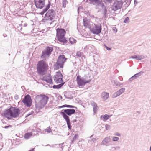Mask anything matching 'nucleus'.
<instances>
[{"label": "nucleus", "instance_id": "nucleus-1", "mask_svg": "<svg viewBox=\"0 0 151 151\" xmlns=\"http://www.w3.org/2000/svg\"><path fill=\"white\" fill-rule=\"evenodd\" d=\"M49 97L45 95H37L35 98V105L37 108L40 109L43 108L47 104Z\"/></svg>", "mask_w": 151, "mask_h": 151}, {"label": "nucleus", "instance_id": "nucleus-2", "mask_svg": "<svg viewBox=\"0 0 151 151\" xmlns=\"http://www.w3.org/2000/svg\"><path fill=\"white\" fill-rule=\"evenodd\" d=\"M20 113V111L19 108L11 106L9 108L6 110L4 114L8 119H9L10 118L9 116L11 118H16L19 117Z\"/></svg>", "mask_w": 151, "mask_h": 151}, {"label": "nucleus", "instance_id": "nucleus-3", "mask_svg": "<svg viewBox=\"0 0 151 151\" xmlns=\"http://www.w3.org/2000/svg\"><path fill=\"white\" fill-rule=\"evenodd\" d=\"M48 65L45 61L41 60L38 62L37 65V70L40 75H44L48 70Z\"/></svg>", "mask_w": 151, "mask_h": 151}, {"label": "nucleus", "instance_id": "nucleus-4", "mask_svg": "<svg viewBox=\"0 0 151 151\" xmlns=\"http://www.w3.org/2000/svg\"><path fill=\"white\" fill-rule=\"evenodd\" d=\"M56 36L58 41L64 43H67L68 41L64 37L66 33L65 30L61 28H58L56 29Z\"/></svg>", "mask_w": 151, "mask_h": 151}, {"label": "nucleus", "instance_id": "nucleus-5", "mask_svg": "<svg viewBox=\"0 0 151 151\" xmlns=\"http://www.w3.org/2000/svg\"><path fill=\"white\" fill-rule=\"evenodd\" d=\"M66 58L65 55H60L58 57L57 61L54 65L55 69H58L60 68H62L65 62L66 61Z\"/></svg>", "mask_w": 151, "mask_h": 151}, {"label": "nucleus", "instance_id": "nucleus-6", "mask_svg": "<svg viewBox=\"0 0 151 151\" xmlns=\"http://www.w3.org/2000/svg\"><path fill=\"white\" fill-rule=\"evenodd\" d=\"M91 79H87L84 77H81L80 76L78 75L76 78V81L79 87H83L85 85L89 83L91 81Z\"/></svg>", "mask_w": 151, "mask_h": 151}, {"label": "nucleus", "instance_id": "nucleus-7", "mask_svg": "<svg viewBox=\"0 0 151 151\" xmlns=\"http://www.w3.org/2000/svg\"><path fill=\"white\" fill-rule=\"evenodd\" d=\"M63 111L60 112V114L62 116L64 119H70L68 116H70L76 112V111L74 109H67L63 110Z\"/></svg>", "mask_w": 151, "mask_h": 151}, {"label": "nucleus", "instance_id": "nucleus-8", "mask_svg": "<svg viewBox=\"0 0 151 151\" xmlns=\"http://www.w3.org/2000/svg\"><path fill=\"white\" fill-rule=\"evenodd\" d=\"M56 15L55 11L53 9H51L48 10L45 15L44 17L48 18V19H45L46 20H49L52 21L53 19Z\"/></svg>", "mask_w": 151, "mask_h": 151}, {"label": "nucleus", "instance_id": "nucleus-9", "mask_svg": "<svg viewBox=\"0 0 151 151\" xmlns=\"http://www.w3.org/2000/svg\"><path fill=\"white\" fill-rule=\"evenodd\" d=\"M90 30L92 33L93 34L98 35L100 33L102 30L101 25L98 23L96 24H94V26L91 28Z\"/></svg>", "mask_w": 151, "mask_h": 151}, {"label": "nucleus", "instance_id": "nucleus-10", "mask_svg": "<svg viewBox=\"0 0 151 151\" xmlns=\"http://www.w3.org/2000/svg\"><path fill=\"white\" fill-rule=\"evenodd\" d=\"M53 48L52 47H46L45 49L42 51L41 57L45 58L46 57V56H49L53 51Z\"/></svg>", "mask_w": 151, "mask_h": 151}, {"label": "nucleus", "instance_id": "nucleus-11", "mask_svg": "<svg viewBox=\"0 0 151 151\" xmlns=\"http://www.w3.org/2000/svg\"><path fill=\"white\" fill-rule=\"evenodd\" d=\"M123 4L122 0H115L112 6V10L115 11L120 9L122 7Z\"/></svg>", "mask_w": 151, "mask_h": 151}, {"label": "nucleus", "instance_id": "nucleus-12", "mask_svg": "<svg viewBox=\"0 0 151 151\" xmlns=\"http://www.w3.org/2000/svg\"><path fill=\"white\" fill-rule=\"evenodd\" d=\"M22 101L24 105L27 107H30L32 105V101L30 96L29 94L26 95Z\"/></svg>", "mask_w": 151, "mask_h": 151}, {"label": "nucleus", "instance_id": "nucleus-13", "mask_svg": "<svg viewBox=\"0 0 151 151\" xmlns=\"http://www.w3.org/2000/svg\"><path fill=\"white\" fill-rule=\"evenodd\" d=\"M63 76L61 73L60 72H57L54 76V80L56 83H61L63 81Z\"/></svg>", "mask_w": 151, "mask_h": 151}, {"label": "nucleus", "instance_id": "nucleus-14", "mask_svg": "<svg viewBox=\"0 0 151 151\" xmlns=\"http://www.w3.org/2000/svg\"><path fill=\"white\" fill-rule=\"evenodd\" d=\"M34 3L37 8L41 9L45 6V0H34Z\"/></svg>", "mask_w": 151, "mask_h": 151}, {"label": "nucleus", "instance_id": "nucleus-15", "mask_svg": "<svg viewBox=\"0 0 151 151\" xmlns=\"http://www.w3.org/2000/svg\"><path fill=\"white\" fill-rule=\"evenodd\" d=\"M90 1L89 3L91 4L96 5L99 6L103 7L104 6V4L102 2L99 0H89Z\"/></svg>", "mask_w": 151, "mask_h": 151}, {"label": "nucleus", "instance_id": "nucleus-16", "mask_svg": "<svg viewBox=\"0 0 151 151\" xmlns=\"http://www.w3.org/2000/svg\"><path fill=\"white\" fill-rule=\"evenodd\" d=\"M43 80L50 84H53V82L52 78V76L50 74H48V76H45L43 77Z\"/></svg>", "mask_w": 151, "mask_h": 151}, {"label": "nucleus", "instance_id": "nucleus-17", "mask_svg": "<svg viewBox=\"0 0 151 151\" xmlns=\"http://www.w3.org/2000/svg\"><path fill=\"white\" fill-rule=\"evenodd\" d=\"M111 141V139L110 136L105 137L102 141L101 144L102 145L108 146V144Z\"/></svg>", "mask_w": 151, "mask_h": 151}, {"label": "nucleus", "instance_id": "nucleus-18", "mask_svg": "<svg viewBox=\"0 0 151 151\" xmlns=\"http://www.w3.org/2000/svg\"><path fill=\"white\" fill-rule=\"evenodd\" d=\"M90 23V21L87 18H84L83 19V25L86 28H90L91 27Z\"/></svg>", "mask_w": 151, "mask_h": 151}, {"label": "nucleus", "instance_id": "nucleus-19", "mask_svg": "<svg viewBox=\"0 0 151 151\" xmlns=\"http://www.w3.org/2000/svg\"><path fill=\"white\" fill-rule=\"evenodd\" d=\"M145 58V56L144 55H135L132 56L130 58L134 59L137 60H140Z\"/></svg>", "mask_w": 151, "mask_h": 151}, {"label": "nucleus", "instance_id": "nucleus-20", "mask_svg": "<svg viewBox=\"0 0 151 151\" xmlns=\"http://www.w3.org/2000/svg\"><path fill=\"white\" fill-rule=\"evenodd\" d=\"M91 105L92 106L93 108V111L94 114L96 113L97 110L99 108L96 104L94 101H92L91 103Z\"/></svg>", "mask_w": 151, "mask_h": 151}, {"label": "nucleus", "instance_id": "nucleus-21", "mask_svg": "<svg viewBox=\"0 0 151 151\" xmlns=\"http://www.w3.org/2000/svg\"><path fill=\"white\" fill-rule=\"evenodd\" d=\"M51 4V3L49 1L48 4L46 6V8L44 9L40 13V14L41 15H43L49 9Z\"/></svg>", "mask_w": 151, "mask_h": 151}, {"label": "nucleus", "instance_id": "nucleus-22", "mask_svg": "<svg viewBox=\"0 0 151 151\" xmlns=\"http://www.w3.org/2000/svg\"><path fill=\"white\" fill-rule=\"evenodd\" d=\"M101 96L103 99L106 100L109 97V93L105 92H103L101 94Z\"/></svg>", "mask_w": 151, "mask_h": 151}, {"label": "nucleus", "instance_id": "nucleus-23", "mask_svg": "<svg viewBox=\"0 0 151 151\" xmlns=\"http://www.w3.org/2000/svg\"><path fill=\"white\" fill-rule=\"evenodd\" d=\"M32 135V134L31 132H27L25 133L24 135V138L25 139H29Z\"/></svg>", "mask_w": 151, "mask_h": 151}, {"label": "nucleus", "instance_id": "nucleus-24", "mask_svg": "<svg viewBox=\"0 0 151 151\" xmlns=\"http://www.w3.org/2000/svg\"><path fill=\"white\" fill-rule=\"evenodd\" d=\"M64 83H61L58 85H54L52 86L53 88L55 89H59L63 85Z\"/></svg>", "mask_w": 151, "mask_h": 151}, {"label": "nucleus", "instance_id": "nucleus-25", "mask_svg": "<svg viewBox=\"0 0 151 151\" xmlns=\"http://www.w3.org/2000/svg\"><path fill=\"white\" fill-rule=\"evenodd\" d=\"M111 116V115H109L107 114H105L104 115H102L101 116V118H103L104 119V121H106Z\"/></svg>", "mask_w": 151, "mask_h": 151}, {"label": "nucleus", "instance_id": "nucleus-26", "mask_svg": "<svg viewBox=\"0 0 151 151\" xmlns=\"http://www.w3.org/2000/svg\"><path fill=\"white\" fill-rule=\"evenodd\" d=\"M144 73V72L143 71H141L138 73H136L134 74V75L133 76L134 78L135 79H136L139 76L141 75Z\"/></svg>", "mask_w": 151, "mask_h": 151}, {"label": "nucleus", "instance_id": "nucleus-27", "mask_svg": "<svg viewBox=\"0 0 151 151\" xmlns=\"http://www.w3.org/2000/svg\"><path fill=\"white\" fill-rule=\"evenodd\" d=\"M65 119L68 128L71 129L72 127L71 125V123L70 122V119Z\"/></svg>", "mask_w": 151, "mask_h": 151}, {"label": "nucleus", "instance_id": "nucleus-28", "mask_svg": "<svg viewBox=\"0 0 151 151\" xmlns=\"http://www.w3.org/2000/svg\"><path fill=\"white\" fill-rule=\"evenodd\" d=\"M122 94L120 93V92L119 91H118L117 92L114 93L112 95V97L113 98H116L120 95Z\"/></svg>", "mask_w": 151, "mask_h": 151}, {"label": "nucleus", "instance_id": "nucleus-29", "mask_svg": "<svg viewBox=\"0 0 151 151\" xmlns=\"http://www.w3.org/2000/svg\"><path fill=\"white\" fill-rule=\"evenodd\" d=\"M69 41L72 44H73L76 42V40L73 38H70L69 39Z\"/></svg>", "mask_w": 151, "mask_h": 151}, {"label": "nucleus", "instance_id": "nucleus-30", "mask_svg": "<svg viewBox=\"0 0 151 151\" xmlns=\"http://www.w3.org/2000/svg\"><path fill=\"white\" fill-rule=\"evenodd\" d=\"M114 83L117 86H120L122 87L123 86V84L122 83H120V82L117 81L115 80Z\"/></svg>", "mask_w": 151, "mask_h": 151}, {"label": "nucleus", "instance_id": "nucleus-31", "mask_svg": "<svg viewBox=\"0 0 151 151\" xmlns=\"http://www.w3.org/2000/svg\"><path fill=\"white\" fill-rule=\"evenodd\" d=\"M61 107H67V108H73L75 107V106H74L67 105V104H65L61 106Z\"/></svg>", "mask_w": 151, "mask_h": 151}, {"label": "nucleus", "instance_id": "nucleus-32", "mask_svg": "<svg viewBox=\"0 0 151 151\" xmlns=\"http://www.w3.org/2000/svg\"><path fill=\"white\" fill-rule=\"evenodd\" d=\"M64 143H63L61 144H58L57 145H55L57 146V147H58L61 148L62 150L64 147L65 146V145H64Z\"/></svg>", "mask_w": 151, "mask_h": 151}, {"label": "nucleus", "instance_id": "nucleus-33", "mask_svg": "<svg viewBox=\"0 0 151 151\" xmlns=\"http://www.w3.org/2000/svg\"><path fill=\"white\" fill-rule=\"evenodd\" d=\"M96 140V138H92L88 141V143L91 144L93 143Z\"/></svg>", "mask_w": 151, "mask_h": 151}, {"label": "nucleus", "instance_id": "nucleus-34", "mask_svg": "<svg viewBox=\"0 0 151 151\" xmlns=\"http://www.w3.org/2000/svg\"><path fill=\"white\" fill-rule=\"evenodd\" d=\"M67 2V0H63V6L64 8L66 7V5Z\"/></svg>", "mask_w": 151, "mask_h": 151}, {"label": "nucleus", "instance_id": "nucleus-35", "mask_svg": "<svg viewBox=\"0 0 151 151\" xmlns=\"http://www.w3.org/2000/svg\"><path fill=\"white\" fill-rule=\"evenodd\" d=\"M78 136L77 134H75L74 137L73 138L72 141V143H73L75 141L77 137H78Z\"/></svg>", "mask_w": 151, "mask_h": 151}, {"label": "nucleus", "instance_id": "nucleus-36", "mask_svg": "<svg viewBox=\"0 0 151 151\" xmlns=\"http://www.w3.org/2000/svg\"><path fill=\"white\" fill-rule=\"evenodd\" d=\"M101 7L102 8L104 7V8L103 9V14H104V16H105L107 12V9H106V7L104 5L103 7L102 6Z\"/></svg>", "mask_w": 151, "mask_h": 151}, {"label": "nucleus", "instance_id": "nucleus-37", "mask_svg": "<svg viewBox=\"0 0 151 151\" xmlns=\"http://www.w3.org/2000/svg\"><path fill=\"white\" fill-rule=\"evenodd\" d=\"M129 18L128 17H127L125 19L124 21V23H128L129 22Z\"/></svg>", "mask_w": 151, "mask_h": 151}, {"label": "nucleus", "instance_id": "nucleus-38", "mask_svg": "<svg viewBox=\"0 0 151 151\" xmlns=\"http://www.w3.org/2000/svg\"><path fill=\"white\" fill-rule=\"evenodd\" d=\"M105 129L106 130H109L110 129L111 127L110 125L108 124H106L105 126Z\"/></svg>", "mask_w": 151, "mask_h": 151}, {"label": "nucleus", "instance_id": "nucleus-39", "mask_svg": "<svg viewBox=\"0 0 151 151\" xmlns=\"http://www.w3.org/2000/svg\"><path fill=\"white\" fill-rule=\"evenodd\" d=\"M119 139V138L117 137H113L112 138V140L114 142L118 141Z\"/></svg>", "mask_w": 151, "mask_h": 151}, {"label": "nucleus", "instance_id": "nucleus-40", "mask_svg": "<svg viewBox=\"0 0 151 151\" xmlns=\"http://www.w3.org/2000/svg\"><path fill=\"white\" fill-rule=\"evenodd\" d=\"M81 52L80 51L77 52L76 53V56L79 57L81 56Z\"/></svg>", "mask_w": 151, "mask_h": 151}, {"label": "nucleus", "instance_id": "nucleus-41", "mask_svg": "<svg viewBox=\"0 0 151 151\" xmlns=\"http://www.w3.org/2000/svg\"><path fill=\"white\" fill-rule=\"evenodd\" d=\"M45 130L48 133H49L50 132H52V130L50 127H47Z\"/></svg>", "mask_w": 151, "mask_h": 151}, {"label": "nucleus", "instance_id": "nucleus-42", "mask_svg": "<svg viewBox=\"0 0 151 151\" xmlns=\"http://www.w3.org/2000/svg\"><path fill=\"white\" fill-rule=\"evenodd\" d=\"M124 90L125 88H123L120 89L119 91L121 94H122L124 91Z\"/></svg>", "mask_w": 151, "mask_h": 151}, {"label": "nucleus", "instance_id": "nucleus-43", "mask_svg": "<svg viewBox=\"0 0 151 151\" xmlns=\"http://www.w3.org/2000/svg\"><path fill=\"white\" fill-rule=\"evenodd\" d=\"M12 127V126L11 125H8V126H6L4 127H2L3 128H4L5 129H7L9 128H11Z\"/></svg>", "mask_w": 151, "mask_h": 151}, {"label": "nucleus", "instance_id": "nucleus-44", "mask_svg": "<svg viewBox=\"0 0 151 151\" xmlns=\"http://www.w3.org/2000/svg\"><path fill=\"white\" fill-rule=\"evenodd\" d=\"M112 149H114V150H119L120 149V147H113L112 148Z\"/></svg>", "mask_w": 151, "mask_h": 151}, {"label": "nucleus", "instance_id": "nucleus-45", "mask_svg": "<svg viewBox=\"0 0 151 151\" xmlns=\"http://www.w3.org/2000/svg\"><path fill=\"white\" fill-rule=\"evenodd\" d=\"M33 113V111H32V112H30L28 114H27V115L25 116V117H27L29 116L30 115H32V114Z\"/></svg>", "mask_w": 151, "mask_h": 151}, {"label": "nucleus", "instance_id": "nucleus-46", "mask_svg": "<svg viewBox=\"0 0 151 151\" xmlns=\"http://www.w3.org/2000/svg\"><path fill=\"white\" fill-rule=\"evenodd\" d=\"M112 29L114 32L115 33H116L117 31V29L115 27H113Z\"/></svg>", "mask_w": 151, "mask_h": 151}, {"label": "nucleus", "instance_id": "nucleus-47", "mask_svg": "<svg viewBox=\"0 0 151 151\" xmlns=\"http://www.w3.org/2000/svg\"><path fill=\"white\" fill-rule=\"evenodd\" d=\"M106 49L108 50H111V49L110 47H108L106 45H104Z\"/></svg>", "mask_w": 151, "mask_h": 151}, {"label": "nucleus", "instance_id": "nucleus-48", "mask_svg": "<svg viewBox=\"0 0 151 151\" xmlns=\"http://www.w3.org/2000/svg\"><path fill=\"white\" fill-rule=\"evenodd\" d=\"M135 79H134V78L133 77V76H132L131 78H130L129 80V81H132V80H134Z\"/></svg>", "mask_w": 151, "mask_h": 151}, {"label": "nucleus", "instance_id": "nucleus-49", "mask_svg": "<svg viewBox=\"0 0 151 151\" xmlns=\"http://www.w3.org/2000/svg\"><path fill=\"white\" fill-rule=\"evenodd\" d=\"M14 98L15 99L17 100L19 98V96L18 95H16L14 96Z\"/></svg>", "mask_w": 151, "mask_h": 151}, {"label": "nucleus", "instance_id": "nucleus-50", "mask_svg": "<svg viewBox=\"0 0 151 151\" xmlns=\"http://www.w3.org/2000/svg\"><path fill=\"white\" fill-rule=\"evenodd\" d=\"M115 135H116V136H120L121 135H120V133H119L118 132H116L115 133Z\"/></svg>", "mask_w": 151, "mask_h": 151}, {"label": "nucleus", "instance_id": "nucleus-51", "mask_svg": "<svg viewBox=\"0 0 151 151\" xmlns=\"http://www.w3.org/2000/svg\"><path fill=\"white\" fill-rule=\"evenodd\" d=\"M82 8V7L81 6H79V7H78V13H79V10L80 9H81Z\"/></svg>", "mask_w": 151, "mask_h": 151}, {"label": "nucleus", "instance_id": "nucleus-52", "mask_svg": "<svg viewBox=\"0 0 151 151\" xmlns=\"http://www.w3.org/2000/svg\"><path fill=\"white\" fill-rule=\"evenodd\" d=\"M126 2V3H127L128 2H129L131 0H124Z\"/></svg>", "mask_w": 151, "mask_h": 151}, {"label": "nucleus", "instance_id": "nucleus-53", "mask_svg": "<svg viewBox=\"0 0 151 151\" xmlns=\"http://www.w3.org/2000/svg\"><path fill=\"white\" fill-rule=\"evenodd\" d=\"M2 138V135L0 133V140Z\"/></svg>", "mask_w": 151, "mask_h": 151}, {"label": "nucleus", "instance_id": "nucleus-54", "mask_svg": "<svg viewBox=\"0 0 151 151\" xmlns=\"http://www.w3.org/2000/svg\"><path fill=\"white\" fill-rule=\"evenodd\" d=\"M3 35L4 37H6L7 36V35L6 34H4Z\"/></svg>", "mask_w": 151, "mask_h": 151}, {"label": "nucleus", "instance_id": "nucleus-55", "mask_svg": "<svg viewBox=\"0 0 151 151\" xmlns=\"http://www.w3.org/2000/svg\"><path fill=\"white\" fill-rule=\"evenodd\" d=\"M27 24L26 23H25L24 24V26L25 27L27 26Z\"/></svg>", "mask_w": 151, "mask_h": 151}, {"label": "nucleus", "instance_id": "nucleus-56", "mask_svg": "<svg viewBox=\"0 0 151 151\" xmlns=\"http://www.w3.org/2000/svg\"><path fill=\"white\" fill-rule=\"evenodd\" d=\"M137 1L136 0H134V4H137Z\"/></svg>", "mask_w": 151, "mask_h": 151}, {"label": "nucleus", "instance_id": "nucleus-57", "mask_svg": "<svg viewBox=\"0 0 151 151\" xmlns=\"http://www.w3.org/2000/svg\"><path fill=\"white\" fill-rule=\"evenodd\" d=\"M21 88L23 90L25 89V87L24 86H22L21 87Z\"/></svg>", "mask_w": 151, "mask_h": 151}, {"label": "nucleus", "instance_id": "nucleus-58", "mask_svg": "<svg viewBox=\"0 0 151 151\" xmlns=\"http://www.w3.org/2000/svg\"><path fill=\"white\" fill-rule=\"evenodd\" d=\"M34 150V148H32L30 150H29V151H33Z\"/></svg>", "mask_w": 151, "mask_h": 151}, {"label": "nucleus", "instance_id": "nucleus-59", "mask_svg": "<svg viewBox=\"0 0 151 151\" xmlns=\"http://www.w3.org/2000/svg\"><path fill=\"white\" fill-rule=\"evenodd\" d=\"M93 135H91V136L90 137V138H92V137H93Z\"/></svg>", "mask_w": 151, "mask_h": 151}, {"label": "nucleus", "instance_id": "nucleus-60", "mask_svg": "<svg viewBox=\"0 0 151 151\" xmlns=\"http://www.w3.org/2000/svg\"><path fill=\"white\" fill-rule=\"evenodd\" d=\"M138 53H134V54H137V55H138V54H139V52H138Z\"/></svg>", "mask_w": 151, "mask_h": 151}, {"label": "nucleus", "instance_id": "nucleus-61", "mask_svg": "<svg viewBox=\"0 0 151 151\" xmlns=\"http://www.w3.org/2000/svg\"><path fill=\"white\" fill-rule=\"evenodd\" d=\"M50 145H49V144H47V145L46 146H50Z\"/></svg>", "mask_w": 151, "mask_h": 151}, {"label": "nucleus", "instance_id": "nucleus-62", "mask_svg": "<svg viewBox=\"0 0 151 151\" xmlns=\"http://www.w3.org/2000/svg\"><path fill=\"white\" fill-rule=\"evenodd\" d=\"M150 121H151V117L150 118Z\"/></svg>", "mask_w": 151, "mask_h": 151}, {"label": "nucleus", "instance_id": "nucleus-63", "mask_svg": "<svg viewBox=\"0 0 151 151\" xmlns=\"http://www.w3.org/2000/svg\"><path fill=\"white\" fill-rule=\"evenodd\" d=\"M22 29V27H21L20 29V30H21Z\"/></svg>", "mask_w": 151, "mask_h": 151}, {"label": "nucleus", "instance_id": "nucleus-64", "mask_svg": "<svg viewBox=\"0 0 151 151\" xmlns=\"http://www.w3.org/2000/svg\"><path fill=\"white\" fill-rule=\"evenodd\" d=\"M89 1V0H87L86 2H88Z\"/></svg>", "mask_w": 151, "mask_h": 151}]
</instances>
